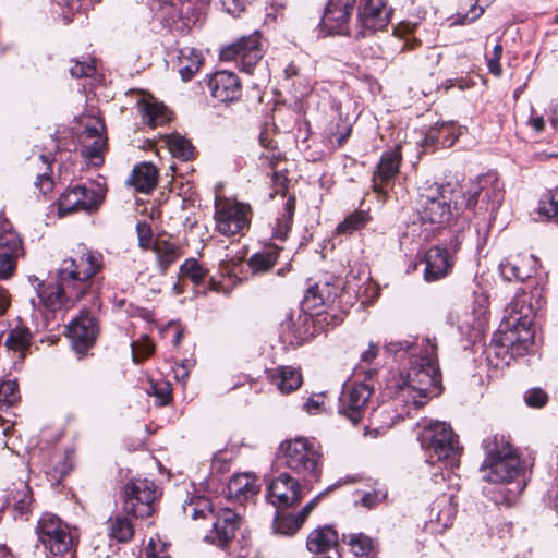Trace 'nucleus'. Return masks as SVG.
Returning a JSON list of instances; mask_svg holds the SVG:
<instances>
[{"label": "nucleus", "instance_id": "f257e3e1", "mask_svg": "<svg viewBox=\"0 0 558 558\" xmlns=\"http://www.w3.org/2000/svg\"><path fill=\"white\" fill-rule=\"evenodd\" d=\"M385 351L409 357V368L389 384L397 400L417 409L440 395L441 374L435 337L390 341L385 344Z\"/></svg>", "mask_w": 558, "mask_h": 558}, {"label": "nucleus", "instance_id": "f03ea898", "mask_svg": "<svg viewBox=\"0 0 558 558\" xmlns=\"http://www.w3.org/2000/svg\"><path fill=\"white\" fill-rule=\"evenodd\" d=\"M535 312L532 295L524 291L517 293L505 310L506 315L494 335V342L511 355H524L533 343L531 326Z\"/></svg>", "mask_w": 558, "mask_h": 558}, {"label": "nucleus", "instance_id": "7ed1b4c3", "mask_svg": "<svg viewBox=\"0 0 558 558\" xmlns=\"http://www.w3.org/2000/svg\"><path fill=\"white\" fill-rule=\"evenodd\" d=\"M463 191L457 183L425 181L418 186L417 214L423 223L444 225L458 215Z\"/></svg>", "mask_w": 558, "mask_h": 558}, {"label": "nucleus", "instance_id": "20e7f679", "mask_svg": "<svg viewBox=\"0 0 558 558\" xmlns=\"http://www.w3.org/2000/svg\"><path fill=\"white\" fill-rule=\"evenodd\" d=\"M483 447L486 453L481 466L484 481L499 484L521 478L524 468L505 436H488L483 440Z\"/></svg>", "mask_w": 558, "mask_h": 558}, {"label": "nucleus", "instance_id": "39448f33", "mask_svg": "<svg viewBox=\"0 0 558 558\" xmlns=\"http://www.w3.org/2000/svg\"><path fill=\"white\" fill-rule=\"evenodd\" d=\"M101 266V255L80 244L63 259L58 270V279L76 300L81 299L90 286V279Z\"/></svg>", "mask_w": 558, "mask_h": 558}, {"label": "nucleus", "instance_id": "423d86ee", "mask_svg": "<svg viewBox=\"0 0 558 558\" xmlns=\"http://www.w3.org/2000/svg\"><path fill=\"white\" fill-rule=\"evenodd\" d=\"M185 515H190L193 520H208L211 524L210 538L213 543L223 546L235 535L239 526V515L229 508H219L216 510L210 500L196 496L189 502L183 505Z\"/></svg>", "mask_w": 558, "mask_h": 558}, {"label": "nucleus", "instance_id": "0eeeda50", "mask_svg": "<svg viewBox=\"0 0 558 558\" xmlns=\"http://www.w3.org/2000/svg\"><path fill=\"white\" fill-rule=\"evenodd\" d=\"M280 459L283 464L304 478H317L320 454L313 442L298 437L280 445Z\"/></svg>", "mask_w": 558, "mask_h": 558}, {"label": "nucleus", "instance_id": "6e6552de", "mask_svg": "<svg viewBox=\"0 0 558 558\" xmlns=\"http://www.w3.org/2000/svg\"><path fill=\"white\" fill-rule=\"evenodd\" d=\"M420 440L439 461H446L451 468L459 464V442L447 423L439 421L429 423L421 433Z\"/></svg>", "mask_w": 558, "mask_h": 558}, {"label": "nucleus", "instance_id": "1a4fd4ad", "mask_svg": "<svg viewBox=\"0 0 558 558\" xmlns=\"http://www.w3.org/2000/svg\"><path fill=\"white\" fill-rule=\"evenodd\" d=\"M38 542L53 556H64L74 547L70 526L52 513H44L35 529Z\"/></svg>", "mask_w": 558, "mask_h": 558}, {"label": "nucleus", "instance_id": "9d476101", "mask_svg": "<svg viewBox=\"0 0 558 558\" xmlns=\"http://www.w3.org/2000/svg\"><path fill=\"white\" fill-rule=\"evenodd\" d=\"M157 487L147 478L134 480L124 486L123 509L135 518H146L154 512Z\"/></svg>", "mask_w": 558, "mask_h": 558}, {"label": "nucleus", "instance_id": "9b49d317", "mask_svg": "<svg viewBox=\"0 0 558 558\" xmlns=\"http://www.w3.org/2000/svg\"><path fill=\"white\" fill-rule=\"evenodd\" d=\"M373 388L365 384H352L343 389L339 397L338 413L352 425L362 423L371 410Z\"/></svg>", "mask_w": 558, "mask_h": 558}, {"label": "nucleus", "instance_id": "f8f14e48", "mask_svg": "<svg viewBox=\"0 0 558 558\" xmlns=\"http://www.w3.org/2000/svg\"><path fill=\"white\" fill-rule=\"evenodd\" d=\"M215 208L216 229L220 234L232 236L248 228L251 220V207L248 205L239 202L217 201Z\"/></svg>", "mask_w": 558, "mask_h": 558}, {"label": "nucleus", "instance_id": "ddd939ff", "mask_svg": "<svg viewBox=\"0 0 558 558\" xmlns=\"http://www.w3.org/2000/svg\"><path fill=\"white\" fill-rule=\"evenodd\" d=\"M24 255L22 239L8 220L0 213V280L13 276L20 257Z\"/></svg>", "mask_w": 558, "mask_h": 558}, {"label": "nucleus", "instance_id": "4468645a", "mask_svg": "<svg viewBox=\"0 0 558 558\" xmlns=\"http://www.w3.org/2000/svg\"><path fill=\"white\" fill-rule=\"evenodd\" d=\"M222 60H234L241 71L251 74L254 66L263 57V48L259 33L242 37L236 43L221 50Z\"/></svg>", "mask_w": 558, "mask_h": 558}, {"label": "nucleus", "instance_id": "2eb2a0df", "mask_svg": "<svg viewBox=\"0 0 558 558\" xmlns=\"http://www.w3.org/2000/svg\"><path fill=\"white\" fill-rule=\"evenodd\" d=\"M391 11L386 0H361L357 10L359 31L354 37H365L368 33L380 31L389 22Z\"/></svg>", "mask_w": 558, "mask_h": 558}, {"label": "nucleus", "instance_id": "dca6fc26", "mask_svg": "<svg viewBox=\"0 0 558 558\" xmlns=\"http://www.w3.org/2000/svg\"><path fill=\"white\" fill-rule=\"evenodd\" d=\"M488 301L481 295L476 300V305L472 310H463L454 315L450 314V322L457 324L461 335L469 340L477 339L483 332L487 324Z\"/></svg>", "mask_w": 558, "mask_h": 558}, {"label": "nucleus", "instance_id": "f3484780", "mask_svg": "<svg viewBox=\"0 0 558 558\" xmlns=\"http://www.w3.org/2000/svg\"><path fill=\"white\" fill-rule=\"evenodd\" d=\"M104 195L84 185L66 190L58 199L59 215L64 216L76 211L92 213L102 203Z\"/></svg>", "mask_w": 558, "mask_h": 558}, {"label": "nucleus", "instance_id": "a211bd4d", "mask_svg": "<svg viewBox=\"0 0 558 558\" xmlns=\"http://www.w3.org/2000/svg\"><path fill=\"white\" fill-rule=\"evenodd\" d=\"M267 499L277 510L292 507L302 499L301 485L290 474L280 473L268 484Z\"/></svg>", "mask_w": 558, "mask_h": 558}, {"label": "nucleus", "instance_id": "6ab92c4d", "mask_svg": "<svg viewBox=\"0 0 558 558\" xmlns=\"http://www.w3.org/2000/svg\"><path fill=\"white\" fill-rule=\"evenodd\" d=\"M356 0H329L322 19V27L329 34L350 35V19Z\"/></svg>", "mask_w": 558, "mask_h": 558}, {"label": "nucleus", "instance_id": "aec40b11", "mask_svg": "<svg viewBox=\"0 0 558 558\" xmlns=\"http://www.w3.org/2000/svg\"><path fill=\"white\" fill-rule=\"evenodd\" d=\"M105 125L101 121H95L86 125L82 134V155L94 166L102 163V153L106 147Z\"/></svg>", "mask_w": 558, "mask_h": 558}, {"label": "nucleus", "instance_id": "412c9836", "mask_svg": "<svg viewBox=\"0 0 558 558\" xmlns=\"http://www.w3.org/2000/svg\"><path fill=\"white\" fill-rule=\"evenodd\" d=\"M97 328L94 318L87 313H82L68 326V337L73 349L83 353L90 348L95 341Z\"/></svg>", "mask_w": 558, "mask_h": 558}, {"label": "nucleus", "instance_id": "4be33fe9", "mask_svg": "<svg viewBox=\"0 0 558 558\" xmlns=\"http://www.w3.org/2000/svg\"><path fill=\"white\" fill-rule=\"evenodd\" d=\"M39 303L51 313L68 306L69 302L76 301L71 289L63 286L60 280L56 283H40L37 288Z\"/></svg>", "mask_w": 558, "mask_h": 558}, {"label": "nucleus", "instance_id": "5701e85b", "mask_svg": "<svg viewBox=\"0 0 558 558\" xmlns=\"http://www.w3.org/2000/svg\"><path fill=\"white\" fill-rule=\"evenodd\" d=\"M209 88L213 97L221 102L233 101L241 96L240 80L230 71L216 72L209 80Z\"/></svg>", "mask_w": 558, "mask_h": 558}, {"label": "nucleus", "instance_id": "b1692460", "mask_svg": "<svg viewBox=\"0 0 558 558\" xmlns=\"http://www.w3.org/2000/svg\"><path fill=\"white\" fill-rule=\"evenodd\" d=\"M401 153L398 148L385 151L373 175V189L376 193H384V184L389 183L399 172Z\"/></svg>", "mask_w": 558, "mask_h": 558}, {"label": "nucleus", "instance_id": "393cba45", "mask_svg": "<svg viewBox=\"0 0 558 558\" xmlns=\"http://www.w3.org/2000/svg\"><path fill=\"white\" fill-rule=\"evenodd\" d=\"M452 265V257L446 248L433 246L425 254L424 277L427 281H436L445 277Z\"/></svg>", "mask_w": 558, "mask_h": 558}, {"label": "nucleus", "instance_id": "a878e982", "mask_svg": "<svg viewBox=\"0 0 558 558\" xmlns=\"http://www.w3.org/2000/svg\"><path fill=\"white\" fill-rule=\"evenodd\" d=\"M259 490L257 477L250 473L233 475L227 486V496L230 500L243 504L253 498Z\"/></svg>", "mask_w": 558, "mask_h": 558}, {"label": "nucleus", "instance_id": "bb28decb", "mask_svg": "<svg viewBox=\"0 0 558 558\" xmlns=\"http://www.w3.org/2000/svg\"><path fill=\"white\" fill-rule=\"evenodd\" d=\"M338 542V532L331 525H324L308 534L306 547L313 554H322L335 548Z\"/></svg>", "mask_w": 558, "mask_h": 558}, {"label": "nucleus", "instance_id": "cd10ccee", "mask_svg": "<svg viewBox=\"0 0 558 558\" xmlns=\"http://www.w3.org/2000/svg\"><path fill=\"white\" fill-rule=\"evenodd\" d=\"M157 179L158 171L156 167L153 163L144 162L133 169L126 182L137 192L149 193L156 186Z\"/></svg>", "mask_w": 558, "mask_h": 558}, {"label": "nucleus", "instance_id": "c85d7f7f", "mask_svg": "<svg viewBox=\"0 0 558 558\" xmlns=\"http://www.w3.org/2000/svg\"><path fill=\"white\" fill-rule=\"evenodd\" d=\"M204 62V58L197 49L183 47L178 53V72L184 82L192 80Z\"/></svg>", "mask_w": 558, "mask_h": 558}, {"label": "nucleus", "instance_id": "c756f323", "mask_svg": "<svg viewBox=\"0 0 558 558\" xmlns=\"http://www.w3.org/2000/svg\"><path fill=\"white\" fill-rule=\"evenodd\" d=\"M137 105L144 122L153 128L165 124L170 120V113L163 104L143 98Z\"/></svg>", "mask_w": 558, "mask_h": 558}, {"label": "nucleus", "instance_id": "7c9ffc66", "mask_svg": "<svg viewBox=\"0 0 558 558\" xmlns=\"http://www.w3.org/2000/svg\"><path fill=\"white\" fill-rule=\"evenodd\" d=\"M271 381L282 393H289L301 386L302 375L291 366L277 367L270 375Z\"/></svg>", "mask_w": 558, "mask_h": 558}, {"label": "nucleus", "instance_id": "2f4dec72", "mask_svg": "<svg viewBox=\"0 0 558 558\" xmlns=\"http://www.w3.org/2000/svg\"><path fill=\"white\" fill-rule=\"evenodd\" d=\"M280 251L281 247L271 244L267 245L263 251L253 254L247 260L252 272L259 275L272 268L279 257Z\"/></svg>", "mask_w": 558, "mask_h": 558}, {"label": "nucleus", "instance_id": "473e14b6", "mask_svg": "<svg viewBox=\"0 0 558 558\" xmlns=\"http://www.w3.org/2000/svg\"><path fill=\"white\" fill-rule=\"evenodd\" d=\"M295 210V198L290 196L283 206V210L280 216L276 219L272 227V239L286 240L289 231L292 227L293 216Z\"/></svg>", "mask_w": 558, "mask_h": 558}, {"label": "nucleus", "instance_id": "72a5a7b5", "mask_svg": "<svg viewBox=\"0 0 558 558\" xmlns=\"http://www.w3.org/2000/svg\"><path fill=\"white\" fill-rule=\"evenodd\" d=\"M502 486L494 493L493 499L497 505L506 507L512 506L525 488L523 478L512 481V483H500Z\"/></svg>", "mask_w": 558, "mask_h": 558}, {"label": "nucleus", "instance_id": "f704fd0d", "mask_svg": "<svg viewBox=\"0 0 558 558\" xmlns=\"http://www.w3.org/2000/svg\"><path fill=\"white\" fill-rule=\"evenodd\" d=\"M166 144L174 158L189 160L194 155V146L184 136L175 133L166 137Z\"/></svg>", "mask_w": 558, "mask_h": 558}, {"label": "nucleus", "instance_id": "c9c22d12", "mask_svg": "<svg viewBox=\"0 0 558 558\" xmlns=\"http://www.w3.org/2000/svg\"><path fill=\"white\" fill-rule=\"evenodd\" d=\"M154 251L157 254L159 267L162 271L173 264L179 258L178 246L166 240H157L154 245Z\"/></svg>", "mask_w": 558, "mask_h": 558}, {"label": "nucleus", "instance_id": "e433bc0d", "mask_svg": "<svg viewBox=\"0 0 558 558\" xmlns=\"http://www.w3.org/2000/svg\"><path fill=\"white\" fill-rule=\"evenodd\" d=\"M453 496H444L437 501V514L435 517L436 523L442 529H448L452 525L457 513V505L452 502Z\"/></svg>", "mask_w": 558, "mask_h": 558}, {"label": "nucleus", "instance_id": "4c0bfd02", "mask_svg": "<svg viewBox=\"0 0 558 558\" xmlns=\"http://www.w3.org/2000/svg\"><path fill=\"white\" fill-rule=\"evenodd\" d=\"M302 525L303 522L298 518L296 514H280L278 512L274 519L272 527L276 534L290 536L296 533Z\"/></svg>", "mask_w": 558, "mask_h": 558}, {"label": "nucleus", "instance_id": "58836bf2", "mask_svg": "<svg viewBox=\"0 0 558 558\" xmlns=\"http://www.w3.org/2000/svg\"><path fill=\"white\" fill-rule=\"evenodd\" d=\"M348 544L356 557H369L375 550L374 539L363 533L351 534Z\"/></svg>", "mask_w": 558, "mask_h": 558}, {"label": "nucleus", "instance_id": "ea45409f", "mask_svg": "<svg viewBox=\"0 0 558 558\" xmlns=\"http://www.w3.org/2000/svg\"><path fill=\"white\" fill-rule=\"evenodd\" d=\"M371 217L367 211L357 210L350 214L345 219L340 222L337 227V232L341 234H350L356 230L364 228Z\"/></svg>", "mask_w": 558, "mask_h": 558}, {"label": "nucleus", "instance_id": "a19ab883", "mask_svg": "<svg viewBox=\"0 0 558 558\" xmlns=\"http://www.w3.org/2000/svg\"><path fill=\"white\" fill-rule=\"evenodd\" d=\"M501 276L508 281H523L531 277V269L523 267L520 260H505L499 265Z\"/></svg>", "mask_w": 558, "mask_h": 558}, {"label": "nucleus", "instance_id": "79ce46f5", "mask_svg": "<svg viewBox=\"0 0 558 558\" xmlns=\"http://www.w3.org/2000/svg\"><path fill=\"white\" fill-rule=\"evenodd\" d=\"M537 211L542 217L547 219L558 215V186L545 192L539 202Z\"/></svg>", "mask_w": 558, "mask_h": 558}, {"label": "nucleus", "instance_id": "37998d69", "mask_svg": "<svg viewBox=\"0 0 558 558\" xmlns=\"http://www.w3.org/2000/svg\"><path fill=\"white\" fill-rule=\"evenodd\" d=\"M180 275L198 284L206 277L207 270L195 258H189L181 265Z\"/></svg>", "mask_w": 558, "mask_h": 558}, {"label": "nucleus", "instance_id": "c03bdc74", "mask_svg": "<svg viewBox=\"0 0 558 558\" xmlns=\"http://www.w3.org/2000/svg\"><path fill=\"white\" fill-rule=\"evenodd\" d=\"M29 344V332L26 329L15 328L12 329L7 339L5 347L15 352H22L27 349Z\"/></svg>", "mask_w": 558, "mask_h": 558}, {"label": "nucleus", "instance_id": "a18cd8bd", "mask_svg": "<svg viewBox=\"0 0 558 558\" xmlns=\"http://www.w3.org/2000/svg\"><path fill=\"white\" fill-rule=\"evenodd\" d=\"M133 533V525L126 518L117 517L116 520L111 523L110 534L119 542H128L132 538Z\"/></svg>", "mask_w": 558, "mask_h": 558}, {"label": "nucleus", "instance_id": "49530a36", "mask_svg": "<svg viewBox=\"0 0 558 558\" xmlns=\"http://www.w3.org/2000/svg\"><path fill=\"white\" fill-rule=\"evenodd\" d=\"M458 136L459 133L457 132V126L454 123L442 122L438 128V137L436 138L434 132H429L426 140L435 142L441 138V144L444 146H451Z\"/></svg>", "mask_w": 558, "mask_h": 558}, {"label": "nucleus", "instance_id": "de8ad7c7", "mask_svg": "<svg viewBox=\"0 0 558 558\" xmlns=\"http://www.w3.org/2000/svg\"><path fill=\"white\" fill-rule=\"evenodd\" d=\"M327 289V284H325L324 287H320L319 284L310 287L304 295V306H306V308L308 310H316L323 306L326 303L324 291Z\"/></svg>", "mask_w": 558, "mask_h": 558}, {"label": "nucleus", "instance_id": "09e8293b", "mask_svg": "<svg viewBox=\"0 0 558 558\" xmlns=\"http://www.w3.org/2000/svg\"><path fill=\"white\" fill-rule=\"evenodd\" d=\"M20 399L17 384L14 380H2L0 383V409L10 407Z\"/></svg>", "mask_w": 558, "mask_h": 558}, {"label": "nucleus", "instance_id": "8fccbe9b", "mask_svg": "<svg viewBox=\"0 0 558 558\" xmlns=\"http://www.w3.org/2000/svg\"><path fill=\"white\" fill-rule=\"evenodd\" d=\"M40 158H41L44 165H46V170L43 173H39L37 175L36 185L38 186L40 192L44 195H46V194L50 193L53 189V181L50 177V173H51L50 165H51L52 159H51L50 155H40Z\"/></svg>", "mask_w": 558, "mask_h": 558}, {"label": "nucleus", "instance_id": "3c124183", "mask_svg": "<svg viewBox=\"0 0 558 558\" xmlns=\"http://www.w3.org/2000/svg\"><path fill=\"white\" fill-rule=\"evenodd\" d=\"M132 347V355L135 362H140L148 356H150L155 350L154 343L147 336H144L141 340L134 341L131 344Z\"/></svg>", "mask_w": 558, "mask_h": 558}, {"label": "nucleus", "instance_id": "603ef678", "mask_svg": "<svg viewBox=\"0 0 558 558\" xmlns=\"http://www.w3.org/2000/svg\"><path fill=\"white\" fill-rule=\"evenodd\" d=\"M183 0H153L151 10L157 11L162 20L173 19L177 5Z\"/></svg>", "mask_w": 558, "mask_h": 558}, {"label": "nucleus", "instance_id": "864d4df0", "mask_svg": "<svg viewBox=\"0 0 558 558\" xmlns=\"http://www.w3.org/2000/svg\"><path fill=\"white\" fill-rule=\"evenodd\" d=\"M524 401L531 408H542L547 403L548 396L541 388H532L525 391Z\"/></svg>", "mask_w": 558, "mask_h": 558}, {"label": "nucleus", "instance_id": "5fc2aeb1", "mask_svg": "<svg viewBox=\"0 0 558 558\" xmlns=\"http://www.w3.org/2000/svg\"><path fill=\"white\" fill-rule=\"evenodd\" d=\"M32 500L33 498L29 493V488L24 485L23 489L17 492V495L14 497V509L19 512L20 515H24L27 513Z\"/></svg>", "mask_w": 558, "mask_h": 558}, {"label": "nucleus", "instance_id": "6e6d98bb", "mask_svg": "<svg viewBox=\"0 0 558 558\" xmlns=\"http://www.w3.org/2000/svg\"><path fill=\"white\" fill-rule=\"evenodd\" d=\"M502 46L500 43H497L495 46H494V49H493V53L490 57H487V66H488V70L489 72L499 77L501 76L502 74V69H501V65H500V58L502 56Z\"/></svg>", "mask_w": 558, "mask_h": 558}, {"label": "nucleus", "instance_id": "4d7b16f0", "mask_svg": "<svg viewBox=\"0 0 558 558\" xmlns=\"http://www.w3.org/2000/svg\"><path fill=\"white\" fill-rule=\"evenodd\" d=\"M149 393L157 398L159 405H165L170 400L171 389L168 383H154Z\"/></svg>", "mask_w": 558, "mask_h": 558}, {"label": "nucleus", "instance_id": "13d9d810", "mask_svg": "<svg viewBox=\"0 0 558 558\" xmlns=\"http://www.w3.org/2000/svg\"><path fill=\"white\" fill-rule=\"evenodd\" d=\"M70 73L77 78L92 76L95 73V64L93 61H75L70 68Z\"/></svg>", "mask_w": 558, "mask_h": 558}, {"label": "nucleus", "instance_id": "bf43d9fd", "mask_svg": "<svg viewBox=\"0 0 558 558\" xmlns=\"http://www.w3.org/2000/svg\"><path fill=\"white\" fill-rule=\"evenodd\" d=\"M484 13L483 8H478L473 4L466 14H458L457 17L451 22V25H465L474 22Z\"/></svg>", "mask_w": 558, "mask_h": 558}, {"label": "nucleus", "instance_id": "052dcab7", "mask_svg": "<svg viewBox=\"0 0 558 558\" xmlns=\"http://www.w3.org/2000/svg\"><path fill=\"white\" fill-rule=\"evenodd\" d=\"M386 498V493L380 490L367 492L364 493L361 498V504L364 507L372 508L376 504L380 502Z\"/></svg>", "mask_w": 558, "mask_h": 558}, {"label": "nucleus", "instance_id": "680f3d73", "mask_svg": "<svg viewBox=\"0 0 558 558\" xmlns=\"http://www.w3.org/2000/svg\"><path fill=\"white\" fill-rule=\"evenodd\" d=\"M136 232L138 235V244L142 248H148L151 243L150 228L146 223H137Z\"/></svg>", "mask_w": 558, "mask_h": 558}, {"label": "nucleus", "instance_id": "e2e57ef3", "mask_svg": "<svg viewBox=\"0 0 558 558\" xmlns=\"http://www.w3.org/2000/svg\"><path fill=\"white\" fill-rule=\"evenodd\" d=\"M320 495L313 498L310 502H307L302 510L296 514L298 518L304 523L310 513L315 509L317 502L319 500Z\"/></svg>", "mask_w": 558, "mask_h": 558}, {"label": "nucleus", "instance_id": "0e129e2a", "mask_svg": "<svg viewBox=\"0 0 558 558\" xmlns=\"http://www.w3.org/2000/svg\"><path fill=\"white\" fill-rule=\"evenodd\" d=\"M323 405V401L320 397H311L305 403L304 409L313 414L317 413L320 410V407Z\"/></svg>", "mask_w": 558, "mask_h": 558}, {"label": "nucleus", "instance_id": "69168bd1", "mask_svg": "<svg viewBox=\"0 0 558 558\" xmlns=\"http://www.w3.org/2000/svg\"><path fill=\"white\" fill-rule=\"evenodd\" d=\"M378 354V347L371 343L368 349L361 354V360L365 363H371Z\"/></svg>", "mask_w": 558, "mask_h": 558}, {"label": "nucleus", "instance_id": "338daca9", "mask_svg": "<svg viewBox=\"0 0 558 558\" xmlns=\"http://www.w3.org/2000/svg\"><path fill=\"white\" fill-rule=\"evenodd\" d=\"M171 328L175 329L174 337H173V344L179 345L183 339V330H181L178 325H175L174 323L171 322L167 325V327L165 329L161 330V332H165L166 330L171 329Z\"/></svg>", "mask_w": 558, "mask_h": 558}, {"label": "nucleus", "instance_id": "774afa93", "mask_svg": "<svg viewBox=\"0 0 558 558\" xmlns=\"http://www.w3.org/2000/svg\"><path fill=\"white\" fill-rule=\"evenodd\" d=\"M10 305L9 294L5 290L0 291V317L4 315Z\"/></svg>", "mask_w": 558, "mask_h": 558}]
</instances>
